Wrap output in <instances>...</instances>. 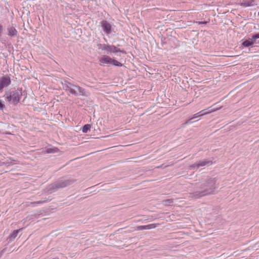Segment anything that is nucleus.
Masks as SVG:
<instances>
[{"instance_id":"obj_18","label":"nucleus","mask_w":259,"mask_h":259,"mask_svg":"<svg viewBox=\"0 0 259 259\" xmlns=\"http://www.w3.org/2000/svg\"><path fill=\"white\" fill-rule=\"evenodd\" d=\"M173 199H166L163 201V204L165 205H170L173 203Z\"/></svg>"},{"instance_id":"obj_3","label":"nucleus","mask_w":259,"mask_h":259,"mask_svg":"<svg viewBox=\"0 0 259 259\" xmlns=\"http://www.w3.org/2000/svg\"><path fill=\"white\" fill-rule=\"evenodd\" d=\"M97 47L98 49L104 51L105 53L108 54H111L112 53L116 54L118 53L125 54V52L123 50H121L112 45L100 44L97 45Z\"/></svg>"},{"instance_id":"obj_23","label":"nucleus","mask_w":259,"mask_h":259,"mask_svg":"<svg viewBox=\"0 0 259 259\" xmlns=\"http://www.w3.org/2000/svg\"><path fill=\"white\" fill-rule=\"evenodd\" d=\"M5 249L2 250V251H0V258L1 257V256L3 255V254H4V251H5Z\"/></svg>"},{"instance_id":"obj_5","label":"nucleus","mask_w":259,"mask_h":259,"mask_svg":"<svg viewBox=\"0 0 259 259\" xmlns=\"http://www.w3.org/2000/svg\"><path fill=\"white\" fill-rule=\"evenodd\" d=\"M21 96L22 94L20 92L12 91L6 93L4 97L10 103L16 104L19 102Z\"/></svg>"},{"instance_id":"obj_25","label":"nucleus","mask_w":259,"mask_h":259,"mask_svg":"<svg viewBox=\"0 0 259 259\" xmlns=\"http://www.w3.org/2000/svg\"><path fill=\"white\" fill-rule=\"evenodd\" d=\"M202 23L203 24H205V23H206V22H199V24H202Z\"/></svg>"},{"instance_id":"obj_9","label":"nucleus","mask_w":259,"mask_h":259,"mask_svg":"<svg viewBox=\"0 0 259 259\" xmlns=\"http://www.w3.org/2000/svg\"><path fill=\"white\" fill-rule=\"evenodd\" d=\"M101 27L103 31L107 34L111 33V25L106 21H102L101 22Z\"/></svg>"},{"instance_id":"obj_2","label":"nucleus","mask_w":259,"mask_h":259,"mask_svg":"<svg viewBox=\"0 0 259 259\" xmlns=\"http://www.w3.org/2000/svg\"><path fill=\"white\" fill-rule=\"evenodd\" d=\"M62 84L63 89L72 95L76 96L79 95L88 96L85 90L79 86L75 85L66 81L62 82Z\"/></svg>"},{"instance_id":"obj_22","label":"nucleus","mask_w":259,"mask_h":259,"mask_svg":"<svg viewBox=\"0 0 259 259\" xmlns=\"http://www.w3.org/2000/svg\"><path fill=\"white\" fill-rule=\"evenodd\" d=\"M46 201H36V202H34V203H36V204H40V203H44V202H45Z\"/></svg>"},{"instance_id":"obj_6","label":"nucleus","mask_w":259,"mask_h":259,"mask_svg":"<svg viewBox=\"0 0 259 259\" xmlns=\"http://www.w3.org/2000/svg\"><path fill=\"white\" fill-rule=\"evenodd\" d=\"M11 81L10 77L8 76H4L0 78V91L3 89L9 86L11 84Z\"/></svg>"},{"instance_id":"obj_24","label":"nucleus","mask_w":259,"mask_h":259,"mask_svg":"<svg viewBox=\"0 0 259 259\" xmlns=\"http://www.w3.org/2000/svg\"><path fill=\"white\" fill-rule=\"evenodd\" d=\"M255 45L256 46H257L258 45H259V40H256V43H254V45Z\"/></svg>"},{"instance_id":"obj_21","label":"nucleus","mask_w":259,"mask_h":259,"mask_svg":"<svg viewBox=\"0 0 259 259\" xmlns=\"http://www.w3.org/2000/svg\"><path fill=\"white\" fill-rule=\"evenodd\" d=\"M5 107V105L0 101V110H3Z\"/></svg>"},{"instance_id":"obj_19","label":"nucleus","mask_w":259,"mask_h":259,"mask_svg":"<svg viewBox=\"0 0 259 259\" xmlns=\"http://www.w3.org/2000/svg\"><path fill=\"white\" fill-rule=\"evenodd\" d=\"M46 152L48 153H55L56 152V150L54 148H48L47 149Z\"/></svg>"},{"instance_id":"obj_26","label":"nucleus","mask_w":259,"mask_h":259,"mask_svg":"<svg viewBox=\"0 0 259 259\" xmlns=\"http://www.w3.org/2000/svg\"><path fill=\"white\" fill-rule=\"evenodd\" d=\"M258 15H259V11H258Z\"/></svg>"},{"instance_id":"obj_4","label":"nucleus","mask_w":259,"mask_h":259,"mask_svg":"<svg viewBox=\"0 0 259 259\" xmlns=\"http://www.w3.org/2000/svg\"><path fill=\"white\" fill-rule=\"evenodd\" d=\"M72 183L70 180H60L55 183H53L48 186L47 188V192L52 193L55 191L57 189L62 188L66 187Z\"/></svg>"},{"instance_id":"obj_16","label":"nucleus","mask_w":259,"mask_h":259,"mask_svg":"<svg viewBox=\"0 0 259 259\" xmlns=\"http://www.w3.org/2000/svg\"><path fill=\"white\" fill-rule=\"evenodd\" d=\"M111 65L119 67H121L122 66V64L120 62L113 59H112Z\"/></svg>"},{"instance_id":"obj_11","label":"nucleus","mask_w":259,"mask_h":259,"mask_svg":"<svg viewBox=\"0 0 259 259\" xmlns=\"http://www.w3.org/2000/svg\"><path fill=\"white\" fill-rule=\"evenodd\" d=\"M112 59L110 57L104 55L99 59V62L102 64L109 65H111Z\"/></svg>"},{"instance_id":"obj_7","label":"nucleus","mask_w":259,"mask_h":259,"mask_svg":"<svg viewBox=\"0 0 259 259\" xmlns=\"http://www.w3.org/2000/svg\"><path fill=\"white\" fill-rule=\"evenodd\" d=\"M259 38V33L253 35L250 40H246L242 42V46L245 47H248L254 45L256 42V39Z\"/></svg>"},{"instance_id":"obj_15","label":"nucleus","mask_w":259,"mask_h":259,"mask_svg":"<svg viewBox=\"0 0 259 259\" xmlns=\"http://www.w3.org/2000/svg\"><path fill=\"white\" fill-rule=\"evenodd\" d=\"M20 230H16L13 231L9 236L8 239L9 241H12L18 235Z\"/></svg>"},{"instance_id":"obj_14","label":"nucleus","mask_w":259,"mask_h":259,"mask_svg":"<svg viewBox=\"0 0 259 259\" xmlns=\"http://www.w3.org/2000/svg\"><path fill=\"white\" fill-rule=\"evenodd\" d=\"M214 111H215V110H210V111H206L205 110H202L200 111V112L195 114L194 115L193 117H192V118H197L198 117H200V116H202L203 115H206V114L210 113Z\"/></svg>"},{"instance_id":"obj_20","label":"nucleus","mask_w":259,"mask_h":259,"mask_svg":"<svg viewBox=\"0 0 259 259\" xmlns=\"http://www.w3.org/2000/svg\"><path fill=\"white\" fill-rule=\"evenodd\" d=\"M193 119V118H191L190 119L188 120L187 121H186V122L184 123V124H188L192 123V122H191V120Z\"/></svg>"},{"instance_id":"obj_12","label":"nucleus","mask_w":259,"mask_h":259,"mask_svg":"<svg viewBox=\"0 0 259 259\" xmlns=\"http://www.w3.org/2000/svg\"><path fill=\"white\" fill-rule=\"evenodd\" d=\"M156 225L154 224H151L147 225L139 226L137 227V230H150L155 228Z\"/></svg>"},{"instance_id":"obj_17","label":"nucleus","mask_w":259,"mask_h":259,"mask_svg":"<svg viewBox=\"0 0 259 259\" xmlns=\"http://www.w3.org/2000/svg\"><path fill=\"white\" fill-rule=\"evenodd\" d=\"M91 128V125L87 124L84 125L82 128V132L84 133H86L90 130Z\"/></svg>"},{"instance_id":"obj_13","label":"nucleus","mask_w":259,"mask_h":259,"mask_svg":"<svg viewBox=\"0 0 259 259\" xmlns=\"http://www.w3.org/2000/svg\"><path fill=\"white\" fill-rule=\"evenodd\" d=\"M8 35L11 37L16 36L17 35L18 32L14 27H9L7 28Z\"/></svg>"},{"instance_id":"obj_8","label":"nucleus","mask_w":259,"mask_h":259,"mask_svg":"<svg viewBox=\"0 0 259 259\" xmlns=\"http://www.w3.org/2000/svg\"><path fill=\"white\" fill-rule=\"evenodd\" d=\"M212 162L210 161L207 160H203L202 161H199L196 163H195L194 164L191 165L190 166L191 169H194V168H198L199 167L201 166H203L205 165H209L211 164Z\"/></svg>"},{"instance_id":"obj_1","label":"nucleus","mask_w":259,"mask_h":259,"mask_svg":"<svg viewBox=\"0 0 259 259\" xmlns=\"http://www.w3.org/2000/svg\"><path fill=\"white\" fill-rule=\"evenodd\" d=\"M216 180L215 179H209L205 182L199 184L197 186L198 190H196L193 193V197L198 198L213 193L216 186Z\"/></svg>"},{"instance_id":"obj_10","label":"nucleus","mask_w":259,"mask_h":259,"mask_svg":"<svg viewBox=\"0 0 259 259\" xmlns=\"http://www.w3.org/2000/svg\"><path fill=\"white\" fill-rule=\"evenodd\" d=\"M256 5L255 0H242L239 3V5L243 7H252Z\"/></svg>"}]
</instances>
